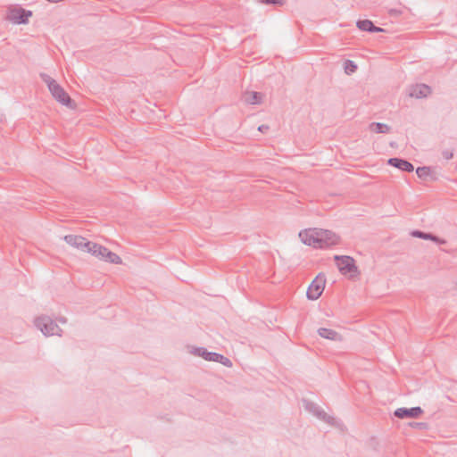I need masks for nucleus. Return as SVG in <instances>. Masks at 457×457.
I'll return each mask as SVG.
<instances>
[{
	"label": "nucleus",
	"mask_w": 457,
	"mask_h": 457,
	"mask_svg": "<svg viewBox=\"0 0 457 457\" xmlns=\"http://www.w3.org/2000/svg\"><path fill=\"white\" fill-rule=\"evenodd\" d=\"M422 413L423 410L419 406L412 408H402V419L418 418Z\"/></svg>",
	"instance_id": "nucleus-16"
},
{
	"label": "nucleus",
	"mask_w": 457,
	"mask_h": 457,
	"mask_svg": "<svg viewBox=\"0 0 457 457\" xmlns=\"http://www.w3.org/2000/svg\"><path fill=\"white\" fill-rule=\"evenodd\" d=\"M412 237L422 238V239H429L432 241H435L436 243H444V241H441L436 236L430 234V233H425L420 230H413L411 233Z\"/></svg>",
	"instance_id": "nucleus-17"
},
{
	"label": "nucleus",
	"mask_w": 457,
	"mask_h": 457,
	"mask_svg": "<svg viewBox=\"0 0 457 457\" xmlns=\"http://www.w3.org/2000/svg\"><path fill=\"white\" fill-rule=\"evenodd\" d=\"M32 16V12L24 8H13L8 12V21L15 24H27L29 18Z\"/></svg>",
	"instance_id": "nucleus-6"
},
{
	"label": "nucleus",
	"mask_w": 457,
	"mask_h": 457,
	"mask_svg": "<svg viewBox=\"0 0 457 457\" xmlns=\"http://www.w3.org/2000/svg\"><path fill=\"white\" fill-rule=\"evenodd\" d=\"M387 163L397 169H400V157H394L387 160Z\"/></svg>",
	"instance_id": "nucleus-25"
},
{
	"label": "nucleus",
	"mask_w": 457,
	"mask_h": 457,
	"mask_svg": "<svg viewBox=\"0 0 457 457\" xmlns=\"http://www.w3.org/2000/svg\"><path fill=\"white\" fill-rule=\"evenodd\" d=\"M63 240L72 247L79 249L81 251L85 250V246L90 245V241H87L84 237L78 235H66L63 237Z\"/></svg>",
	"instance_id": "nucleus-10"
},
{
	"label": "nucleus",
	"mask_w": 457,
	"mask_h": 457,
	"mask_svg": "<svg viewBox=\"0 0 457 457\" xmlns=\"http://www.w3.org/2000/svg\"><path fill=\"white\" fill-rule=\"evenodd\" d=\"M303 405L306 411L312 413L318 419L326 421L327 423L332 424L334 418L328 415L319 405L316 403L303 400Z\"/></svg>",
	"instance_id": "nucleus-8"
},
{
	"label": "nucleus",
	"mask_w": 457,
	"mask_h": 457,
	"mask_svg": "<svg viewBox=\"0 0 457 457\" xmlns=\"http://www.w3.org/2000/svg\"><path fill=\"white\" fill-rule=\"evenodd\" d=\"M413 170H414V167L410 162L402 159V171L411 172V171H413Z\"/></svg>",
	"instance_id": "nucleus-24"
},
{
	"label": "nucleus",
	"mask_w": 457,
	"mask_h": 457,
	"mask_svg": "<svg viewBox=\"0 0 457 457\" xmlns=\"http://www.w3.org/2000/svg\"><path fill=\"white\" fill-rule=\"evenodd\" d=\"M259 3L266 5L283 6L287 0H257Z\"/></svg>",
	"instance_id": "nucleus-22"
},
{
	"label": "nucleus",
	"mask_w": 457,
	"mask_h": 457,
	"mask_svg": "<svg viewBox=\"0 0 457 457\" xmlns=\"http://www.w3.org/2000/svg\"><path fill=\"white\" fill-rule=\"evenodd\" d=\"M356 26L359 29L362 31L368 32H380L383 31V29L377 27L373 24V22L370 20H359L356 22Z\"/></svg>",
	"instance_id": "nucleus-13"
},
{
	"label": "nucleus",
	"mask_w": 457,
	"mask_h": 457,
	"mask_svg": "<svg viewBox=\"0 0 457 457\" xmlns=\"http://www.w3.org/2000/svg\"><path fill=\"white\" fill-rule=\"evenodd\" d=\"M370 129L374 133H386L389 131V127L385 123L372 122L370 125Z\"/></svg>",
	"instance_id": "nucleus-18"
},
{
	"label": "nucleus",
	"mask_w": 457,
	"mask_h": 457,
	"mask_svg": "<svg viewBox=\"0 0 457 457\" xmlns=\"http://www.w3.org/2000/svg\"><path fill=\"white\" fill-rule=\"evenodd\" d=\"M35 326L46 337L61 336L62 329L56 322L49 316L43 315L35 320Z\"/></svg>",
	"instance_id": "nucleus-2"
},
{
	"label": "nucleus",
	"mask_w": 457,
	"mask_h": 457,
	"mask_svg": "<svg viewBox=\"0 0 457 457\" xmlns=\"http://www.w3.org/2000/svg\"><path fill=\"white\" fill-rule=\"evenodd\" d=\"M337 266L343 275H348L353 278L358 275V268L355 265V261L353 257L348 255H336L334 257Z\"/></svg>",
	"instance_id": "nucleus-3"
},
{
	"label": "nucleus",
	"mask_w": 457,
	"mask_h": 457,
	"mask_svg": "<svg viewBox=\"0 0 457 457\" xmlns=\"http://www.w3.org/2000/svg\"><path fill=\"white\" fill-rule=\"evenodd\" d=\"M319 248H328L339 243V237L330 230L318 228Z\"/></svg>",
	"instance_id": "nucleus-7"
},
{
	"label": "nucleus",
	"mask_w": 457,
	"mask_h": 457,
	"mask_svg": "<svg viewBox=\"0 0 457 457\" xmlns=\"http://www.w3.org/2000/svg\"><path fill=\"white\" fill-rule=\"evenodd\" d=\"M263 95L260 92H246L244 100L249 104H259L262 102Z\"/></svg>",
	"instance_id": "nucleus-15"
},
{
	"label": "nucleus",
	"mask_w": 457,
	"mask_h": 457,
	"mask_svg": "<svg viewBox=\"0 0 457 457\" xmlns=\"http://www.w3.org/2000/svg\"><path fill=\"white\" fill-rule=\"evenodd\" d=\"M400 415H401V412H400V408L396 409L395 411H394V416L400 419Z\"/></svg>",
	"instance_id": "nucleus-29"
},
{
	"label": "nucleus",
	"mask_w": 457,
	"mask_h": 457,
	"mask_svg": "<svg viewBox=\"0 0 457 457\" xmlns=\"http://www.w3.org/2000/svg\"><path fill=\"white\" fill-rule=\"evenodd\" d=\"M318 228H309L303 230L299 233V237L301 241L307 245L313 246L314 248H319L320 245H319L318 238Z\"/></svg>",
	"instance_id": "nucleus-9"
},
{
	"label": "nucleus",
	"mask_w": 457,
	"mask_h": 457,
	"mask_svg": "<svg viewBox=\"0 0 457 457\" xmlns=\"http://www.w3.org/2000/svg\"><path fill=\"white\" fill-rule=\"evenodd\" d=\"M84 252L90 253L92 255L96 256L97 249L92 246H85Z\"/></svg>",
	"instance_id": "nucleus-26"
},
{
	"label": "nucleus",
	"mask_w": 457,
	"mask_h": 457,
	"mask_svg": "<svg viewBox=\"0 0 457 457\" xmlns=\"http://www.w3.org/2000/svg\"><path fill=\"white\" fill-rule=\"evenodd\" d=\"M268 129H269V126L268 125H264V124L259 126V128H258V130L261 131V132H265Z\"/></svg>",
	"instance_id": "nucleus-28"
},
{
	"label": "nucleus",
	"mask_w": 457,
	"mask_h": 457,
	"mask_svg": "<svg viewBox=\"0 0 457 457\" xmlns=\"http://www.w3.org/2000/svg\"><path fill=\"white\" fill-rule=\"evenodd\" d=\"M407 426L411 427V428H416V429H420V430H424V429H427L428 428V425L426 422H415V421H412V422H408Z\"/></svg>",
	"instance_id": "nucleus-23"
},
{
	"label": "nucleus",
	"mask_w": 457,
	"mask_h": 457,
	"mask_svg": "<svg viewBox=\"0 0 457 457\" xmlns=\"http://www.w3.org/2000/svg\"><path fill=\"white\" fill-rule=\"evenodd\" d=\"M104 261L113 264H120L122 262L121 258L115 253L110 251L109 249H107V252L105 253Z\"/></svg>",
	"instance_id": "nucleus-19"
},
{
	"label": "nucleus",
	"mask_w": 457,
	"mask_h": 457,
	"mask_svg": "<svg viewBox=\"0 0 457 457\" xmlns=\"http://www.w3.org/2000/svg\"><path fill=\"white\" fill-rule=\"evenodd\" d=\"M443 156L446 160H450L453 158V153L449 150H445L443 152Z\"/></svg>",
	"instance_id": "nucleus-27"
},
{
	"label": "nucleus",
	"mask_w": 457,
	"mask_h": 457,
	"mask_svg": "<svg viewBox=\"0 0 457 457\" xmlns=\"http://www.w3.org/2000/svg\"><path fill=\"white\" fill-rule=\"evenodd\" d=\"M326 284V277L324 274L320 273L312 280L309 286L306 295L310 300H317L324 291Z\"/></svg>",
	"instance_id": "nucleus-4"
},
{
	"label": "nucleus",
	"mask_w": 457,
	"mask_h": 457,
	"mask_svg": "<svg viewBox=\"0 0 457 457\" xmlns=\"http://www.w3.org/2000/svg\"><path fill=\"white\" fill-rule=\"evenodd\" d=\"M58 320H59L61 323H66L67 319H66V318H64V317H61V318H59V319H58Z\"/></svg>",
	"instance_id": "nucleus-30"
},
{
	"label": "nucleus",
	"mask_w": 457,
	"mask_h": 457,
	"mask_svg": "<svg viewBox=\"0 0 457 457\" xmlns=\"http://www.w3.org/2000/svg\"><path fill=\"white\" fill-rule=\"evenodd\" d=\"M195 353L206 361L220 362L228 368L232 366V361L228 358L217 353L208 352L204 347L196 348Z\"/></svg>",
	"instance_id": "nucleus-5"
},
{
	"label": "nucleus",
	"mask_w": 457,
	"mask_h": 457,
	"mask_svg": "<svg viewBox=\"0 0 457 457\" xmlns=\"http://www.w3.org/2000/svg\"><path fill=\"white\" fill-rule=\"evenodd\" d=\"M431 93V87L426 84H418L410 88L409 96L411 97L422 98L427 97Z\"/></svg>",
	"instance_id": "nucleus-11"
},
{
	"label": "nucleus",
	"mask_w": 457,
	"mask_h": 457,
	"mask_svg": "<svg viewBox=\"0 0 457 457\" xmlns=\"http://www.w3.org/2000/svg\"><path fill=\"white\" fill-rule=\"evenodd\" d=\"M417 176L423 181H436L437 177L435 171L428 166L419 167L416 170Z\"/></svg>",
	"instance_id": "nucleus-12"
},
{
	"label": "nucleus",
	"mask_w": 457,
	"mask_h": 457,
	"mask_svg": "<svg viewBox=\"0 0 457 457\" xmlns=\"http://www.w3.org/2000/svg\"><path fill=\"white\" fill-rule=\"evenodd\" d=\"M89 246L96 248L97 249V254H96V257L99 258L100 260H104V261L105 253H106L108 248H106L105 246L101 245L99 244L94 243V242H90V245Z\"/></svg>",
	"instance_id": "nucleus-20"
},
{
	"label": "nucleus",
	"mask_w": 457,
	"mask_h": 457,
	"mask_svg": "<svg viewBox=\"0 0 457 457\" xmlns=\"http://www.w3.org/2000/svg\"><path fill=\"white\" fill-rule=\"evenodd\" d=\"M318 334L321 337L329 339L332 341H341L342 340L341 335L339 333H337V331L330 329V328H320L318 329Z\"/></svg>",
	"instance_id": "nucleus-14"
},
{
	"label": "nucleus",
	"mask_w": 457,
	"mask_h": 457,
	"mask_svg": "<svg viewBox=\"0 0 457 457\" xmlns=\"http://www.w3.org/2000/svg\"><path fill=\"white\" fill-rule=\"evenodd\" d=\"M345 71L347 74H351L356 71L357 65L351 60H346L344 65Z\"/></svg>",
	"instance_id": "nucleus-21"
},
{
	"label": "nucleus",
	"mask_w": 457,
	"mask_h": 457,
	"mask_svg": "<svg viewBox=\"0 0 457 457\" xmlns=\"http://www.w3.org/2000/svg\"><path fill=\"white\" fill-rule=\"evenodd\" d=\"M41 77L47 84L49 91L56 101L71 109L76 107L74 101L54 79L46 74H41Z\"/></svg>",
	"instance_id": "nucleus-1"
}]
</instances>
